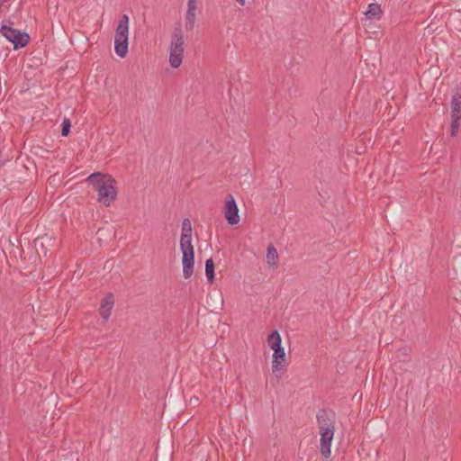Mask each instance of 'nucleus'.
I'll list each match as a JSON object with an SVG mask.
<instances>
[{"label":"nucleus","mask_w":461,"mask_h":461,"mask_svg":"<svg viewBox=\"0 0 461 461\" xmlns=\"http://www.w3.org/2000/svg\"><path fill=\"white\" fill-rule=\"evenodd\" d=\"M195 11H196V1L195 0H188L186 12L195 13Z\"/></svg>","instance_id":"aec40b11"},{"label":"nucleus","mask_w":461,"mask_h":461,"mask_svg":"<svg viewBox=\"0 0 461 461\" xmlns=\"http://www.w3.org/2000/svg\"><path fill=\"white\" fill-rule=\"evenodd\" d=\"M71 128V122L69 119L65 118L61 124V135L68 136Z\"/></svg>","instance_id":"6ab92c4d"},{"label":"nucleus","mask_w":461,"mask_h":461,"mask_svg":"<svg viewBox=\"0 0 461 461\" xmlns=\"http://www.w3.org/2000/svg\"><path fill=\"white\" fill-rule=\"evenodd\" d=\"M86 181L97 193V201L108 207L117 197V181L108 174L95 172L89 175Z\"/></svg>","instance_id":"f257e3e1"},{"label":"nucleus","mask_w":461,"mask_h":461,"mask_svg":"<svg viewBox=\"0 0 461 461\" xmlns=\"http://www.w3.org/2000/svg\"><path fill=\"white\" fill-rule=\"evenodd\" d=\"M334 432L335 431L327 429H325L324 431H320V452L326 458L330 456V447Z\"/></svg>","instance_id":"6e6552de"},{"label":"nucleus","mask_w":461,"mask_h":461,"mask_svg":"<svg viewBox=\"0 0 461 461\" xmlns=\"http://www.w3.org/2000/svg\"><path fill=\"white\" fill-rule=\"evenodd\" d=\"M114 305V296L113 294H107L105 297L101 301L99 308V313L104 319V321H107L111 316L112 310Z\"/></svg>","instance_id":"9d476101"},{"label":"nucleus","mask_w":461,"mask_h":461,"mask_svg":"<svg viewBox=\"0 0 461 461\" xmlns=\"http://www.w3.org/2000/svg\"><path fill=\"white\" fill-rule=\"evenodd\" d=\"M129 16L122 14L114 35V51L120 58L126 57L128 53Z\"/></svg>","instance_id":"20e7f679"},{"label":"nucleus","mask_w":461,"mask_h":461,"mask_svg":"<svg viewBox=\"0 0 461 461\" xmlns=\"http://www.w3.org/2000/svg\"><path fill=\"white\" fill-rule=\"evenodd\" d=\"M195 23V13L186 12L185 14V30L187 32H192L194 27Z\"/></svg>","instance_id":"f3484780"},{"label":"nucleus","mask_w":461,"mask_h":461,"mask_svg":"<svg viewBox=\"0 0 461 461\" xmlns=\"http://www.w3.org/2000/svg\"><path fill=\"white\" fill-rule=\"evenodd\" d=\"M268 346L274 350L272 360V372L276 377H280L285 367V352L282 347V339L277 330H273L267 338Z\"/></svg>","instance_id":"f03ea898"},{"label":"nucleus","mask_w":461,"mask_h":461,"mask_svg":"<svg viewBox=\"0 0 461 461\" xmlns=\"http://www.w3.org/2000/svg\"><path fill=\"white\" fill-rule=\"evenodd\" d=\"M461 116H451L450 135L456 137L460 126Z\"/></svg>","instance_id":"dca6fc26"},{"label":"nucleus","mask_w":461,"mask_h":461,"mask_svg":"<svg viewBox=\"0 0 461 461\" xmlns=\"http://www.w3.org/2000/svg\"><path fill=\"white\" fill-rule=\"evenodd\" d=\"M180 249L181 252L194 251V247L192 245V235L181 234Z\"/></svg>","instance_id":"f8f14e48"},{"label":"nucleus","mask_w":461,"mask_h":461,"mask_svg":"<svg viewBox=\"0 0 461 461\" xmlns=\"http://www.w3.org/2000/svg\"><path fill=\"white\" fill-rule=\"evenodd\" d=\"M183 276L185 279L192 276L194 267V251L182 252Z\"/></svg>","instance_id":"1a4fd4ad"},{"label":"nucleus","mask_w":461,"mask_h":461,"mask_svg":"<svg viewBox=\"0 0 461 461\" xmlns=\"http://www.w3.org/2000/svg\"><path fill=\"white\" fill-rule=\"evenodd\" d=\"M320 431H324L325 429L335 431V413L330 410L321 409L316 415Z\"/></svg>","instance_id":"0eeeda50"},{"label":"nucleus","mask_w":461,"mask_h":461,"mask_svg":"<svg viewBox=\"0 0 461 461\" xmlns=\"http://www.w3.org/2000/svg\"><path fill=\"white\" fill-rule=\"evenodd\" d=\"M277 258H278V254H277L276 249L274 247V245L270 244L267 247V263L271 266L276 267L277 266Z\"/></svg>","instance_id":"4468645a"},{"label":"nucleus","mask_w":461,"mask_h":461,"mask_svg":"<svg viewBox=\"0 0 461 461\" xmlns=\"http://www.w3.org/2000/svg\"><path fill=\"white\" fill-rule=\"evenodd\" d=\"M192 235V224L189 219H184L182 222V233Z\"/></svg>","instance_id":"a211bd4d"},{"label":"nucleus","mask_w":461,"mask_h":461,"mask_svg":"<svg viewBox=\"0 0 461 461\" xmlns=\"http://www.w3.org/2000/svg\"><path fill=\"white\" fill-rule=\"evenodd\" d=\"M237 2L242 6L245 5V0H237Z\"/></svg>","instance_id":"412c9836"},{"label":"nucleus","mask_w":461,"mask_h":461,"mask_svg":"<svg viewBox=\"0 0 461 461\" xmlns=\"http://www.w3.org/2000/svg\"><path fill=\"white\" fill-rule=\"evenodd\" d=\"M185 52V39L180 25L175 27L169 46V63L174 68L180 67Z\"/></svg>","instance_id":"7ed1b4c3"},{"label":"nucleus","mask_w":461,"mask_h":461,"mask_svg":"<svg viewBox=\"0 0 461 461\" xmlns=\"http://www.w3.org/2000/svg\"><path fill=\"white\" fill-rule=\"evenodd\" d=\"M9 24H3L0 28V33L14 45V50H18L25 47L29 41L30 36L26 32H22L21 31L14 29L12 27V23L10 21L7 22Z\"/></svg>","instance_id":"39448f33"},{"label":"nucleus","mask_w":461,"mask_h":461,"mask_svg":"<svg viewBox=\"0 0 461 461\" xmlns=\"http://www.w3.org/2000/svg\"><path fill=\"white\" fill-rule=\"evenodd\" d=\"M224 217L230 225L237 224L240 221L239 208L233 195L230 194L226 197Z\"/></svg>","instance_id":"423d86ee"},{"label":"nucleus","mask_w":461,"mask_h":461,"mask_svg":"<svg viewBox=\"0 0 461 461\" xmlns=\"http://www.w3.org/2000/svg\"><path fill=\"white\" fill-rule=\"evenodd\" d=\"M451 116H461V91H454L451 98Z\"/></svg>","instance_id":"9b49d317"},{"label":"nucleus","mask_w":461,"mask_h":461,"mask_svg":"<svg viewBox=\"0 0 461 461\" xmlns=\"http://www.w3.org/2000/svg\"><path fill=\"white\" fill-rule=\"evenodd\" d=\"M382 10L380 5L378 4L372 3L368 5L366 15L369 20L379 19Z\"/></svg>","instance_id":"ddd939ff"},{"label":"nucleus","mask_w":461,"mask_h":461,"mask_svg":"<svg viewBox=\"0 0 461 461\" xmlns=\"http://www.w3.org/2000/svg\"><path fill=\"white\" fill-rule=\"evenodd\" d=\"M214 263L212 258H208L205 261V276L208 281L212 284L214 280Z\"/></svg>","instance_id":"2eb2a0df"}]
</instances>
